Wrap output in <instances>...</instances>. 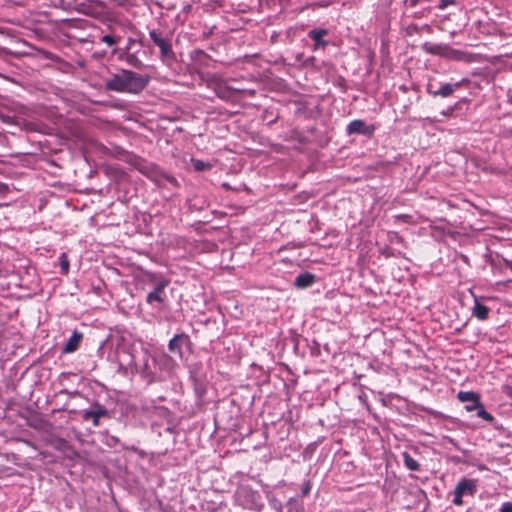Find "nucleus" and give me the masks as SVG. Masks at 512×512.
I'll use <instances>...</instances> for the list:
<instances>
[{
  "label": "nucleus",
  "mask_w": 512,
  "mask_h": 512,
  "mask_svg": "<svg viewBox=\"0 0 512 512\" xmlns=\"http://www.w3.org/2000/svg\"><path fill=\"white\" fill-rule=\"evenodd\" d=\"M59 263H60V267H61V273L67 274L69 272L70 264H69V259H68V256L66 253H61V255L59 257Z\"/></svg>",
  "instance_id": "nucleus-20"
},
{
  "label": "nucleus",
  "mask_w": 512,
  "mask_h": 512,
  "mask_svg": "<svg viewBox=\"0 0 512 512\" xmlns=\"http://www.w3.org/2000/svg\"><path fill=\"white\" fill-rule=\"evenodd\" d=\"M403 456V462L407 469L410 471H419L420 465L408 452H404L402 454Z\"/></svg>",
  "instance_id": "nucleus-17"
},
{
  "label": "nucleus",
  "mask_w": 512,
  "mask_h": 512,
  "mask_svg": "<svg viewBox=\"0 0 512 512\" xmlns=\"http://www.w3.org/2000/svg\"><path fill=\"white\" fill-rule=\"evenodd\" d=\"M375 131L373 125H366L364 120L355 119L351 121L346 127L347 135L361 134L368 137H372Z\"/></svg>",
  "instance_id": "nucleus-5"
},
{
  "label": "nucleus",
  "mask_w": 512,
  "mask_h": 512,
  "mask_svg": "<svg viewBox=\"0 0 512 512\" xmlns=\"http://www.w3.org/2000/svg\"><path fill=\"white\" fill-rule=\"evenodd\" d=\"M315 282V276L312 273L305 272L295 278V286L300 289L310 287Z\"/></svg>",
  "instance_id": "nucleus-12"
},
{
  "label": "nucleus",
  "mask_w": 512,
  "mask_h": 512,
  "mask_svg": "<svg viewBox=\"0 0 512 512\" xmlns=\"http://www.w3.org/2000/svg\"><path fill=\"white\" fill-rule=\"evenodd\" d=\"M328 34L327 29H313L308 32V37L314 42L313 50L319 48H325L328 45V41L324 40L323 37Z\"/></svg>",
  "instance_id": "nucleus-8"
},
{
  "label": "nucleus",
  "mask_w": 512,
  "mask_h": 512,
  "mask_svg": "<svg viewBox=\"0 0 512 512\" xmlns=\"http://www.w3.org/2000/svg\"><path fill=\"white\" fill-rule=\"evenodd\" d=\"M508 102H509L510 104H512V95H510V96L508 97Z\"/></svg>",
  "instance_id": "nucleus-30"
},
{
  "label": "nucleus",
  "mask_w": 512,
  "mask_h": 512,
  "mask_svg": "<svg viewBox=\"0 0 512 512\" xmlns=\"http://www.w3.org/2000/svg\"><path fill=\"white\" fill-rule=\"evenodd\" d=\"M151 77L132 70L121 69L105 80V89L127 94H139L149 84Z\"/></svg>",
  "instance_id": "nucleus-1"
},
{
  "label": "nucleus",
  "mask_w": 512,
  "mask_h": 512,
  "mask_svg": "<svg viewBox=\"0 0 512 512\" xmlns=\"http://www.w3.org/2000/svg\"><path fill=\"white\" fill-rule=\"evenodd\" d=\"M136 164L138 170L158 186H164L165 182L170 183L174 187L179 186V182L174 176L165 173L157 165L148 163L140 158L136 160Z\"/></svg>",
  "instance_id": "nucleus-2"
},
{
  "label": "nucleus",
  "mask_w": 512,
  "mask_h": 512,
  "mask_svg": "<svg viewBox=\"0 0 512 512\" xmlns=\"http://www.w3.org/2000/svg\"><path fill=\"white\" fill-rule=\"evenodd\" d=\"M134 40L132 38H129V44H132Z\"/></svg>",
  "instance_id": "nucleus-31"
},
{
  "label": "nucleus",
  "mask_w": 512,
  "mask_h": 512,
  "mask_svg": "<svg viewBox=\"0 0 512 512\" xmlns=\"http://www.w3.org/2000/svg\"><path fill=\"white\" fill-rule=\"evenodd\" d=\"M122 59L130 66L142 70L145 68L143 61L135 54L127 52L122 56Z\"/></svg>",
  "instance_id": "nucleus-14"
},
{
  "label": "nucleus",
  "mask_w": 512,
  "mask_h": 512,
  "mask_svg": "<svg viewBox=\"0 0 512 512\" xmlns=\"http://www.w3.org/2000/svg\"><path fill=\"white\" fill-rule=\"evenodd\" d=\"M423 50L432 55L445 56L446 50H448V46L426 42L423 44Z\"/></svg>",
  "instance_id": "nucleus-15"
},
{
  "label": "nucleus",
  "mask_w": 512,
  "mask_h": 512,
  "mask_svg": "<svg viewBox=\"0 0 512 512\" xmlns=\"http://www.w3.org/2000/svg\"><path fill=\"white\" fill-rule=\"evenodd\" d=\"M188 342H190V339L187 334H177L169 341L168 349L170 352L178 354L180 357H182V346Z\"/></svg>",
  "instance_id": "nucleus-7"
},
{
  "label": "nucleus",
  "mask_w": 512,
  "mask_h": 512,
  "mask_svg": "<svg viewBox=\"0 0 512 512\" xmlns=\"http://www.w3.org/2000/svg\"><path fill=\"white\" fill-rule=\"evenodd\" d=\"M457 399L462 403H470L481 400L480 395L473 391H459L457 394Z\"/></svg>",
  "instance_id": "nucleus-16"
},
{
  "label": "nucleus",
  "mask_w": 512,
  "mask_h": 512,
  "mask_svg": "<svg viewBox=\"0 0 512 512\" xmlns=\"http://www.w3.org/2000/svg\"><path fill=\"white\" fill-rule=\"evenodd\" d=\"M445 57L453 60H463V52L448 47L446 50Z\"/></svg>",
  "instance_id": "nucleus-21"
},
{
  "label": "nucleus",
  "mask_w": 512,
  "mask_h": 512,
  "mask_svg": "<svg viewBox=\"0 0 512 512\" xmlns=\"http://www.w3.org/2000/svg\"><path fill=\"white\" fill-rule=\"evenodd\" d=\"M82 337V333L74 331L63 347V353L69 354L75 352L82 341Z\"/></svg>",
  "instance_id": "nucleus-10"
},
{
  "label": "nucleus",
  "mask_w": 512,
  "mask_h": 512,
  "mask_svg": "<svg viewBox=\"0 0 512 512\" xmlns=\"http://www.w3.org/2000/svg\"><path fill=\"white\" fill-rule=\"evenodd\" d=\"M506 264H507V267L512 270V262L507 261Z\"/></svg>",
  "instance_id": "nucleus-29"
},
{
  "label": "nucleus",
  "mask_w": 512,
  "mask_h": 512,
  "mask_svg": "<svg viewBox=\"0 0 512 512\" xmlns=\"http://www.w3.org/2000/svg\"><path fill=\"white\" fill-rule=\"evenodd\" d=\"M194 167L197 171H204L206 169H209L211 166L210 164L208 163H205L201 160H197L195 163H194Z\"/></svg>",
  "instance_id": "nucleus-23"
},
{
  "label": "nucleus",
  "mask_w": 512,
  "mask_h": 512,
  "mask_svg": "<svg viewBox=\"0 0 512 512\" xmlns=\"http://www.w3.org/2000/svg\"><path fill=\"white\" fill-rule=\"evenodd\" d=\"M489 312L490 309L478 301L475 302V305L472 309V315L481 321H484L488 318Z\"/></svg>",
  "instance_id": "nucleus-13"
},
{
  "label": "nucleus",
  "mask_w": 512,
  "mask_h": 512,
  "mask_svg": "<svg viewBox=\"0 0 512 512\" xmlns=\"http://www.w3.org/2000/svg\"><path fill=\"white\" fill-rule=\"evenodd\" d=\"M463 495L461 494H458L457 491L454 490V499H453V503L457 506H461L463 504Z\"/></svg>",
  "instance_id": "nucleus-26"
},
{
  "label": "nucleus",
  "mask_w": 512,
  "mask_h": 512,
  "mask_svg": "<svg viewBox=\"0 0 512 512\" xmlns=\"http://www.w3.org/2000/svg\"><path fill=\"white\" fill-rule=\"evenodd\" d=\"M149 36L155 46L160 50V59L165 62L167 60H174L175 53L172 46V36L162 30L152 29L149 31Z\"/></svg>",
  "instance_id": "nucleus-3"
},
{
  "label": "nucleus",
  "mask_w": 512,
  "mask_h": 512,
  "mask_svg": "<svg viewBox=\"0 0 512 512\" xmlns=\"http://www.w3.org/2000/svg\"><path fill=\"white\" fill-rule=\"evenodd\" d=\"M458 87H460V83H456L455 85L446 83V84L441 85V87L435 91H433L431 89V85H428L427 90H428V93L433 95L434 97L441 96V97L445 98V97L452 95L455 88H458Z\"/></svg>",
  "instance_id": "nucleus-11"
},
{
  "label": "nucleus",
  "mask_w": 512,
  "mask_h": 512,
  "mask_svg": "<svg viewBox=\"0 0 512 512\" xmlns=\"http://www.w3.org/2000/svg\"><path fill=\"white\" fill-rule=\"evenodd\" d=\"M96 409L94 410H86L83 413L84 420H92L93 426H99L100 418L107 417L109 412L106 408L96 403Z\"/></svg>",
  "instance_id": "nucleus-6"
},
{
  "label": "nucleus",
  "mask_w": 512,
  "mask_h": 512,
  "mask_svg": "<svg viewBox=\"0 0 512 512\" xmlns=\"http://www.w3.org/2000/svg\"><path fill=\"white\" fill-rule=\"evenodd\" d=\"M170 284V281L167 278L159 277L155 280V287L153 291L149 292L146 297V302L148 304H153L154 302L163 303L164 302V290Z\"/></svg>",
  "instance_id": "nucleus-4"
},
{
  "label": "nucleus",
  "mask_w": 512,
  "mask_h": 512,
  "mask_svg": "<svg viewBox=\"0 0 512 512\" xmlns=\"http://www.w3.org/2000/svg\"><path fill=\"white\" fill-rule=\"evenodd\" d=\"M438 1H439V3L437 5V8L440 9V10H444L448 6L456 4L455 0H438Z\"/></svg>",
  "instance_id": "nucleus-22"
},
{
  "label": "nucleus",
  "mask_w": 512,
  "mask_h": 512,
  "mask_svg": "<svg viewBox=\"0 0 512 512\" xmlns=\"http://www.w3.org/2000/svg\"><path fill=\"white\" fill-rule=\"evenodd\" d=\"M477 490V484L475 480L472 479H461L455 487V491L461 495H471L473 496Z\"/></svg>",
  "instance_id": "nucleus-9"
},
{
  "label": "nucleus",
  "mask_w": 512,
  "mask_h": 512,
  "mask_svg": "<svg viewBox=\"0 0 512 512\" xmlns=\"http://www.w3.org/2000/svg\"><path fill=\"white\" fill-rule=\"evenodd\" d=\"M310 491H311V484H310V482H309V481H307V482L304 484L303 488H302V495H303L304 497H305V496H308V495H309V493H310Z\"/></svg>",
  "instance_id": "nucleus-27"
},
{
  "label": "nucleus",
  "mask_w": 512,
  "mask_h": 512,
  "mask_svg": "<svg viewBox=\"0 0 512 512\" xmlns=\"http://www.w3.org/2000/svg\"><path fill=\"white\" fill-rule=\"evenodd\" d=\"M500 512H512V503L505 502L502 504Z\"/></svg>",
  "instance_id": "nucleus-28"
},
{
  "label": "nucleus",
  "mask_w": 512,
  "mask_h": 512,
  "mask_svg": "<svg viewBox=\"0 0 512 512\" xmlns=\"http://www.w3.org/2000/svg\"><path fill=\"white\" fill-rule=\"evenodd\" d=\"M481 400L479 401H475V402H470L469 404H467L465 406V410L467 412H473V411H476L478 409V405L481 404Z\"/></svg>",
  "instance_id": "nucleus-25"
},
{
  "label": "nucleus",
  "mask_w": 512,
  "mask_h": 512,
  "mask_svg": "<svg viewBox=\"0 0 512 512\" xmlns=\"http://www.w3.org/2000/svg\"><path fill=\"white\" fill-rule=\"evenodd\" d=\"M477 416L487 422H493L495 420L494 416L489 413L483 403L478 405V409L476 410Z\"/></svg>",
  "instance_id": "nucleus-18"
},
{
  "label": "nucleus",
  "mask_w": 512,
  "mask_h": 512,
  "mask_svg": "<svg viewBox=\"0 0 512 512\" xmlns=\"http://www.w3.org/2000/svg\"><path fill=\"white\" fill-rule=\"evenodd\" d=\"M396 219L402 221L403 223H408V224L414 223L413 217L408 214L397 215Z\"/></svg>",
  "instance_id": "nucleus-24"
},
{
  "label": "nucleus",
  "mask_w": 512,
  "mask_h": 512,
  "mask_svg": "<svg viewBox=\"0 0 512 512\" xmlns=\"http://www.w3.org/2000/svg\"><path fill=\"white\" fill-rule=\"evenodd\" d=\"M100 40L109 47H112L120 42L121 37L109 34L102 36Z\"/></svg>",
  "instance_id": "nucleus-19"
}]
</instances>
